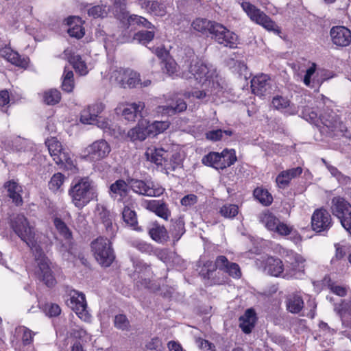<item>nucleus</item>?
I'll return each instance as SVG.
<instances>
[{"mask_svg": "<svg viewBox=\"0 0 351 351\" xmlns=\"http://www.w3.org/2000/svg\"><path fill=\"white\" fill-rule=\"evenodd\" d=\"M10 226L12 231L30 247L38 265L36 274L38 278L50 287L55 285L56 280L49 266V261L40 246L36 245L35 228L22 214H16L10 218Z\"/></svg>", "mask_w": 351, "mask_h": 351, "instance_id": "1", "label": "nucleus"}, {"mask_svg": "<svg viewBox=\"0 0 351 351\" xmlns=\"http://www.w3.org/2000/svg\"><path fill=\"white\" fill-rule=\"evenodd\" d=\"M288 265L284 267L282 261L272 256L266 259L265 271L269 275L284 278H301L304 274L305 259L297 253H291L288 256Z\"/></svg>", "mask_w": 351, "mask_h": 351, "instance_id": "2", "label": "nucleus"}, {"mask_svg": "<svg viewBox=\"0 0 351 351\" xmlns=\"http://www.w3.org/2000/svg\"><path fill=\"white\" fill-rule=\"evenodd\" d=\"M69 195L75 206L82 209L90 202L97 200L98 193L94 182L88 177H84L71 184Z\"/></svg>", "mask_w": 351, "mask_h": 351, "instance_id": "3", "label": "nucleus"}, {"mask_svg": "<svg viewBox=\"0 0 351 351\" xmlns=\"http://www.w3.org/2000/svg\"><path fill=\"white\" fill-rule=\"evenodd\" d=\"M189 74L186 77L194 78L200 84H213V81L219 80L220 82H224L221 78H219L216 69L211 64H206L202 60H199L195 56H193L190 64L187 65Z\"/></svg>", "mask_w": 351, "mask_h": 351, "instance_id": "4", "label": "nucleus"}, {"mask_svg": "<svg viewBox=\"0 0 351 351\" xmlns=\"http://www.w3.org/2000/svg\"><path fill=\"white\" fill-rule=\"evenodd\" d=\"M189 74L186 77L194 78L200 84H213V81L219 80L220 82H224L221 78H219L216 69L211 64H206L202 60H199L195 56H193L190 64L187 65Z\"/></svg>", "mask_w": 351, "mask_h": 351, "instance_id": "5", "label": "nucleus"}, {"mask_svg": "<svg viewBox=\"0 0 351 351\" xmlns=\"http://www.w3.org/2000/svg\"><path fill=\"white\" fill-rule=\"evenodd\" d=\"M189 74L186 77L194 78L200 84H213V81L219 80L220 82H224L221 78H219L216 69L211 64H206L202 60H199L195 56H193L190 64L187 65Z\"/></svg>", "mask_w": 351, "mask_h": 351, "instance_id": "6", "label": "nucleus"}, {"mask_svg": "<svg viewBox=\"0 0 351 351\" xmlns=\"http://www.w3.org/2000/svg\"><path fill=\"white\" fill-rule=\"evenodd\" d=\"M243 10L253 23L265 29L279 34L280 29L276 23L263 11L249 1L239 2Z\"/></svg>", "mask_w": 351, "mask_h": 351, "instance_id": "7", "label": "nucleus"}, {"mask_svg": "<svg viewBox=\"0 0 351 351\" xmlns=\"http://www.w3.org/2000/svg\"><path fill=\"white\" fill-rule=\"evenodd\" d=\"M243 10L253 23L265 29L279 34L280 29L276 23L263 11L249 1L239 2Z\"/></svg>", "mask_w": 351, "mask_h": 351, "instance_id": "8", "label": "nucleus"}, {"mask_svg": "<svg viewBox=\"0 0 351 351\" xmlns=\"http://www.w3.org/2000/svg\"><path fill=\"white\" fill-rule=\"evenodd\" d=\"M91 249L97 261L103 267L111 265L115 259L111 242L107 238L99 237L91 243Z\"/></svg>", "mask_w": 351, "mask_h": 351, "instance_id": "9", "label": "nucleus"}, {"mask_svg": "<svg viewBox=\"0 0 351 351\" xmlns=\"http://www.w3.org/2000/svg\"><path fill=\"white\" fill-rule=\"evenodd\" d=\"M226 90L224 82H220L219 80L213 81V84H201L200 88H195L191 92H187L186 95L188 97H193L199 100L202 103L214 101L215 97H219L223 95Z\"/></svg>", "mask_w": 351, "mask_h": 351, "instance_id": "10", "label": "nucleus"}, {"mask_svg": "<svg viewBox=\"0 0 351 351\" xmlns=\"http://www.w3.org/2000/svg\"><path fill=\"white\" fill-rule=\"evenodd\" d=\"M330 210L339 219L345 230L351 234V204L342 197H334L331 200Z\"/></svg>", "mask_w": 351, "mask_h": 351, "instance_id": "11", "label": "nucleus"}, {"mask_svg": "<svg viewBox=\"0 0 351 351\" xmlns=\"http://www.w3.org/2000/svg\"><path fill=\"white\" fill-rule=\"evenodd\" d=\"M128 184L135 193L143 196L158 197L165 192L163 187L150 180L131 178L128 179Z\"/></svg>", "mask_w": 351, "mask_h": 351, "instance_id": "12", "label": "nucleus"}, {"mask_svg": "<svg viewBox=\"0 0 351 351\" xmlns=\"http://www.w3.org/2000/svg\"><path fill=\"white\" fill-rule=\"evenodd\" d=\"M110 80L123 88H134L140 82L138 73L122 68L113 71L110 75Z\"/></svg>", "mask_w": 351, "mask_h": 351, "instance_id": "13", "label": "nucleus"}, {"mask_svg": "<svg viewBox=\"0 0 351 351\" xmlns=\"http://www.w3.org/2000/svg\"><path fill=\"white\" fill-rule=\"evenodd\" d=\"M322 123L335 136H346L347 127L333 111L327 110L319 114Z\"/></svg>", "mask_w": 351, "mask_h": 351, "instance_id": "14", "label": "nucleus"}, {"mask_svg": "<svg viewBox=\"0 0 351 351\" xmlns=\"http://www.w3.org/2000/svg\"><path fill=\"white\" fill-rule=\"evenodd\" d=\"M145 104L141 101L131 104H121L115 109L117 114H121L125 119L129 121H134L138 117H144L143 110Z\"/></svg>", "mask_w": 351, "mask_h": 351, "instance_id": "15", "label": "nucleus"}, {"mask_svg": "<svg viewBox=\"0 0 351 351\" xmlns=\"http://www.w3.org/2000/svg\"><path fill=\"white\" fill-rule=\"evenodd\" d=\"M110 147L105 140H98L88 146L84 151V157L91 160H99L106 157Z\"/></svg>", "mask_w": 351, "mask_h": 351, "instance_id": "16", "label": "nucleus"}, {"mask_svg": "<svg viewBox=\"0 0 351 351\" xmlns=\"http://www.w3.org/2000/svg\"><path fill=\"white\" fill-rule=\"evenodd\" d=\"M69 299L66 300V304L80 318H86L88 314L86 308L87 304L84 294L81 292L73 290L70 292Z\"/></svg>", "mask_w": 351, "mask_h": 351, "instance_id": "17", "label": "nucleus"}, {"mask_svg": "<svg viewBox=\"0 0 351 351\" xmlns=\"http://www.w3.org/2000/svg\"><path fill=\"white\" fill-rule=\"evenodd\" d=\"M335 311L340 316L342 326L347 328L342 333L348 337L351 332V298L348 300H341L339 304H336Z\"/></svg>", "mask_w": 351, "mask_h": 351, "instance_id": "18", "label": "nucleus"}, {"mask_svg": "<svg viewBox=\"0 0 351 351\" xmlns=\"http://www.w3.org/2000/svg\"><path fill=\"white\" fill-rule=\"evenodd\" d=\"M331 224V216L326 209L319 208L314 211L311 217V225L313 230L317 232L328 230Z\"/></svg>", "mask_w": 351, "mask_h": 351, "instance_id": "19", "label": "nucleus"}, {"mask_svg": "<svg viewBox=\"0 0 351 351\" xmlns=\"http://www.w3.org/2000/svg\"><path fill=\"white\" fill-rule=\"evenodd\" d=\"M53 224L59 232L64 237L66 242L60 247V252H67L68 254H73L72 233L66 224L60 218L56 217L53 219Z\"/></svg>", "mask_w": 351, "mask_h": 351, "instance_id": "20", "label": "nucleus"}, {"mask_svg": "<svg viewBox=\"0 0 351 351\" xmlns=\"http://www.w3.org/2000/svg\"><path fill=\"white\" fill-rule=\"evenodd\" d=\"M186 102L180 98H173L167 100L165 105L158 106L156 110L158 114L172 116L186 109Z\"/></svg>", "mask_w": 351, "mask_h": 351, "instance_id": "21", "label": "nucleus"}, {"mask_svg": "<svg viewBox=\"0 0 351 351\" xmlns=\"http://www.w3.org/2000/svg\"><path fill=\"white\" fill-rule=\"evenodd\" d=\"M330 35L332 43L337 46L346 47L351 43V32L343 26L332 27Z\"/></svg>", "mask_w": 351, "mask_h": 351, "instance_id": "22", "label": "nucleus"}, {"mask_svg": "<svg viewBox=\"0 0 351 351\" xmlns=\"http://www.w3.org/2000/svg\"><path fill=\"white\" fill-rule=\"evenodd\" d=\"M217 265L218 269L228 274L234 278H239L241 276V271L237 263H232L223 255L217 257Z\"/></svg>", "mask_w": 351, "mask_h": 351, "instance_id": "23", "label": "nucleus"}, {"mask_svg": "<svg viewBox=\"0 0 351 351\" xmlns=\"http://www.w3.org/2000/svg\"><path fill=\"white\" fill-rule=\"evenodd\" d=\"M145 207L165 220H167L171 215L167 204L163 200H147L145 202Z\"/></svg>", "mask_w": 351, "mask_h": 351, "instance_id": "24", "label": "nucleus"}, {"mask_svg": "<svg viewBox=\"0 0 351 351\" xmlns=\"http://www.w3.org/2000/svg\"><path fill=\"white\" fill-rule=\"evenodd\" d=\"M4 188L7 191L8 196L16 206L22 205L23 188L18 182L13 180H9L4 184Z\"/></svg>", "mask_w": 351, "mask_h": 351, "instance_id": "25", "label": "nucleus"}, {"mask_svg": "<svg viewBox=\"0 0 351 351\" xmlns=\"http://www.w3.org/2000/svg\"><path fill=\"white\" fill-rule=\"evenodd\" d=\"M269 80V77L265 74H261L254 77L251 80L252 92L258 96L264 95L270 88Z\"/></svg>", "mask_w": 351, "mask_h": 351, "instance_id": "26", "label": "nucleus"}, {"mask_svg": "<svg viewBox=\"0 0 351 351\" xmlns=\"http://www.w3.org/2000/svg\"><path fill=\"white\" fill-rule=\"evenodd\" d=\"M128 182L117 180L110 186L109 195L112 199L121 202L128 195Z\"/></svg>", "mask_w": 351, "mask_h": 351, "instance_id": "27", "label": "nucleus"}, {"mask_svg": "<svg viewBox=\"0 0 351 351\" xmlns=\"http://www.w3.org/2000/svg\"><path fill=\"white\" fill-rule=\"evenodd\" d=\"M0 53L5 60L16 66L26 68L28 65L29 58H21L16 51H13L10 47L3 48L0 51Z\"/></svg>", "mask_w": 351, "mask_h": 351, "instance_id": "28", "label": "nucleus"}, {"mask_svg": "<svg viewBox=\"0 0 351 351\" xmlns=\"http://www.w3.org/2000/svg\"><path fill=\"white\" fill-rule=\"evenodd\" d=\"M302 173V169L300 167L282 171L276 177V183L279 187L284 189L289 185L292 179L300 176Z\"/></svg>", "mask_w": 351, "mask_h": 351, "instance_id": "29", "label": "nucleus"}, {"mask_svg": "<svg viewBox=\"0 0 351 351\" xmlns=\"http://www.w3.org/2000/svg\"><path fill=\"white\" fill-rule=\"evenodd\" d=\"M256 319L254 310L248 308L239 318V327L244 333L249 334L254 328Z\"/></svg>", "mask_w": 351, "mask_h": 351, "instance_id": "30", "label": "nucleus"}, {"mask_svg": "<svg viewBox=\"0 0 351 351\" xmlns=\"http://www.w3.org/2000/svg\"><path fill=\"white\" fill-rule=\"evenodd\" d=\"M98 217L104 225L107 234L111 238L114 237L117 226L112 223L113 215L106 208L102 207L99 211Z\"/></svg>", "mask_w": 351, "mask_h": 351, "instance_id": "31", "label": "nucleus"}, {"mask_svg": "<svg viewBox=\"0 0 351 351\" xmlns=\"http://www.w3.org/2000/svg\"><path fill=\"white\" fill-rule=\"evenodd\" d=\"M139 5L152 14L162 16L166 14L165 5L158 1L143 0L139 2Z\"/></svg>", "mask_w": 351, "mask_h": 351, "instance_id": "32", "label": "nucleus"}, {"mask_svg": "<svg viewBox=\"0 0 351 351\" xmlns=\"http://www.w3.org/2000/svg\"><path fill=\"white\" fill-rule=\"evenodd\" d=\"M274 232L280 235V236H291V239L298 243L301 241V237L298 234V232L294 230L293 226L284 223L282 221H278Z\"/></svg>", "mask_w": 351, "mask_h": 351, "instance_id": "33", "label": "nucleus"}, {"mask_svg": "<svg viewBox=\"0 0 351 351\" xmlns=\"http://www.w3.org/2000/svg\"><path fill=\"white\" fill-rule=\"evenodd\" d=\"M149 234L151 238L159 243L166 241L169 238L168 232L164 226L153 223L149 228Z\"/></svg>", "mask_w": 351, "mask_h": 351, "instance_id": "34", "label": "nucleus"}, {"mask_svg": "<svg viewBox=\"0 0 351 351\" xmlns=\"http://www.w3.org/2000/svg\"><path fill=\"white\" fill-rule=\"evenodd\" d=\"M147 158L157 165H162L169 152L162 148H149L146 152Z\"/></svg>", "mask_w": 351, "mask_h": 351, "instance_id": "35", "label": "nucleus"}, {"mask_svg": "<svg viewBox=\"0 0 351 351\" xmlns=\"http://www.w3.org/2000/svg\"><path fill=\"white\" fill-rule=\"evenodd\" d=\"M182 158L178 152L169 153V156H166L162 164L167 172L173 171L177 168L181 167Z\"/></svg>", "mask_w": 351, "mask_h": 351, "instance_id": "36", "label": "nucleus"}, {"mask_svg": "<svg viewBox=\"0 0 351 351\" xmlns=\"http://www.w3.org/2000/svg\"><path fill=\"white\" fill-rule=\"evenodd\" d=\"M258 221L261 223L268 230L274 232L278 221L280 220L272 213L269 211L263 212L258 216Z\"/></svg>", "mask_w": 351, "mask_h": 351, "instance_id": "37", "label": "nucleus"}, {"mask_svg": "<svg viewBox=\"0 0 351 351\" xmlns=\"http://www.w3.org/2000/svg\"><path fill=\"white\" fill-rule=\"evenodd\" d=\"M304 307V301L302 297L297 294L289 295L287 300V310L291 313H300Z\"/></svg>", "mask_w": 351, "mask_h": 351, "instance_id": "38", "label": "nucleus"}, {"mask_svg": "<svg viewBox=\"0 0 351 351\" xmlns=\"http://www.w3.org/2000/svg\"><path fill=\"white\" fill-rule=\"evenodd\" d=\"M185 232L184 222L182 219H176L171 221L169 233L173 239V242L178 241Z\"/></svg>", "mask_w": 351, "mask_h": 351, "instance_id": "39", "label": "nucleus"}, {"mask_svg": "<svg viewBox=\"0 0 351 351\" xmlns=\"http://www.w3.org/2000/svg\"><path fill=\"white\" fill-rule=\"evenodd\" d=\"M202 162L206 166L211 167L216 169H221V158L219 153L211 152L203 156Z\"/></svg>", "mask_w": 351, "mask_h": 351, "instance_id": "40", "label": "nucleus"}, {"mask_svg": "<svg viewBox=\"0 0 351 351\" xmlns=\"http://www.w3.org/2000/svg\"><path fill=\"white\" fill-rule=\"evenodd\" d=\"M219 156L222 164L221 169L230 167L237 161V159L235 150L233 149H223L222 152L219 153Z\"/></svg>", "mask_w": 351, "mask_h": 351, "instance_id": "41", "label": "nucleus"}, {"mask_svg": "<svg viewBox=\"0 0 351 351\" xmlns=\"http://www.w3.org/2000/svg\"><path fill=\"white\" fill-rule=\"evenodd\" d=\"M214 21L205 19H196L191 24L194 30L201 32L203 34L208 35L210 29Z\"/></svg>", "mask_w": 351, "mask_h": 351, "instance_id": "42", "label": "nucleus"}, {"mask_svg": "<svg viewBox=\"0 0 351 351\" xmlns=\"http://www.w3.org/2000/svg\"><path fill=\"white\" fill-rule=\"evenodd\" d=\"M74 88L73 73L71 70L64 67L62 75V88L64 91L71 93Z\"/></svg>", "mask_w": 351, "mask_h": 351, "instance_id": "43", "label": "nucleus"}, {"mask_svg": "<svg viewBox=\"0 0 351 351\" xmlns=\"http://www.w3.org/2000/svg\"><path fill=\"white\" fill-rule=\"evenodd\" d=\"M225 32L226 34H223L222 36L223 41L219 42L218 44L230 49L236 48L238 44L237 35L228 29Z\"/></svg>", "mask_w": 351, "mask_h": 351, "instance_id": "44", "label": "nucleus"}, {"mask_svg": "<svg viewBox=\"0 0 351 351\" xmlns=\"http://www.w3.org/2000/svg\"><path fill=\"white\" fill-rule=\"evenodd\" d=\"M69 62L73 65L77 73L81 75H85L88 73L86 63L82 60L80 55L73 54L69 58Z\"/></svg>", "mask_w": 351, "mask_h": 351, "instance_id": "45", "label": "nucleus"}, {"mask_svg": "<svg viewBox=\"0 0 351 351\" xmlns=\"http://www.w3.org/2000/svg\"><path fill=\"white\" fill-rule=\"evenodd\" d=\"M75 20L79 21V19L74 16L68 18L67 24L69 25V27L67 32L70 36L79 39L83 37L84 31L83 27L80 25L71 26Z\"/></svg>", "mask_w": 351, "mask_h": 351, "instance_id": "46", "label": "nucleus"}, {"mask_svg": "<svg viewBox=\"0 0 351 351\" xmlns=\"http://www.w3.org/2000/svg\"><path fill=\"white\" fill-rule=\"evenodd\" d=\"M227 28L221 25V23L213 22L211 28L210 29L208 35L215 42L219 43L220 41H223L222 36L223 34H226Z\"/></svg>", "mask_w": 351, "mask_h": 351, "instance_id": "47", "label": "nucleus"}, {"mask_svg": "<svg viewBox=\"0 0 351 351\" xmlns=\"http://www.w3.org/2000/svg\"><path fill=\"white\" fill-rule=\"evenodd\" d=\"M254 197L262 204L269 206L273 201L271 195L265 189L256 188L254 191Z\"/></svg>", "mask_w": 351, "mask_h": 351, "instance_id": "48", "label": "nucleus"}, {"mask_svg": "<svg viewBox=\"0 0 351 351\" xmlns=\"http://www.w3.org/2000/svg\"><path fill=\"white\" fill-rule=\"evenodd\" d=\"M155 36L153 30H142L134 34L133 39L142 45H146L152 41Z\"/></svg>", "mask_w": 351, "mask_h": 351, "instance_id": "49", "label": "nucleus"}, {"mask_svg": "<svg viewBox=\"0 0 351 351\" xmlns=\"http://www.w3.org/2000/svg\"><path fill=\"white\" fill-rule=\"evenodd\" d=\"M233 134L231 130H213L206 133V138L211 141H217L223 138V135L230 136Z\"/></svg>", "mask_w": 351, "mask_h": 351, "instance_id": "50", "label": "nucleus"}, {"mask_svg": "<svg viewBox=\"0 0 351 351\" xmlns=\"http://www.w3.org/2000/svg\"><path fill=\"white\" fill-rule=\"evenodd\" d=\"M65 180L64 176L61 173H56L51 178L48 186L49 189L56 193L58 191L62 186Z\"/></svg>", "mask_w": 351, "mask_h": 351, "instance_id": "51", "label": "nucleus"}, {"mask_svg": "<svg viewBox=\"0 0 351 351\" xmlns=\"http://www.w3.org/2000/svg\"><path fill=\"white\" fill-rule=\"evenodd\" d=\"M16 330L19 333L22 334L21 341L23 346H29L33 343L36 334L34 332L24 326L18 327Z\"/></svg>", "mask_w": 351, "mask_h": 351, "instance_id": "52", "label": "nucleus"}, {"mask_svg": "<svg viewBox=\"0 0 351 351\" xmlns=\"http://www.w3.org/2000/svg\"><path fill=\"white\" fill-rule=\"evenodd\" d=\"M61 99V94L57 89H50L45 92L43 95L44 101L48 105L58 104Z\"/></svg>", "mask_w": 351, "mask_h": 351, "instance_id": "53", "label": "nucleus"}, {"mask_svg": "<svg viewBox=\"0 0 351 351\" xmlns=\"http://www.w3.org/2000/svg\"><path fill=\"white\" fill-rule=\"evenodd\" d=\"M239 207L236 204H226L221 207L219 213L225 218L232 219L237 215Z\"/></svg>", "mask_w": 351, "mask_h": 351, "instance_id": "54", "label": "nucleus"}, {"mask_svg": "<svg viewBox=\"0 0 351 351\" xmlns=\"http://www.w3.org/2000/svg\"><path fill=\"white\" fill-rule=\"evenodd\" d=\"M147 133V130L140 127H135L128 131V137L132 141H142L146 138Z\"/></svg>", "mask_w": 351, "mask_h": 351, "instance_id": "55", "label": "nucleus"}, {"mask_svg": "<svg viewBox=\"0 0 351 351\" xmlns=\"http://www.w3.org/2000/svg\"><path fill=\"white\" fill-rule=\"evenodd\" d=\"M128 21L130 25L136 24L142 27H144L148 29H152L154 28V26L152 24V23L148 21L145 18L138 15H130L128 19Z\"/></svg>", "mask_w": 351, "mask_h": 351, "instance_id": "56", "label": "nucleus"}, {"mask_svg": "<svg viewBox=\"0 0 351 351\" xmlns=\"http://www.w3.org/2000/svg\"><path fill=\"white\" fill-rule=\"evenodd\" d=\"M217 269H218V266L217 265V258L214 263L211 261H207L204 263V265L200 271V274L204 278H210Z\"/></svg>", "mask_w": 351, "mask_h": 351, "instance_id": "57", "label": "nucleus"}, {"mask_svg": "<svg viewBox=\"0 0 351 351\" xmlns=\"http://www.w3.org/2000/svg\"><path fill=\"white\" fill-rule=\"evenodd\" d=\"M271 104L278 110H283L290 106V101L287 97L276 95L274 97Z\"/></svg>", "mask_w": 351, "mask_h": 351, "instance_id": "58", "label": "nucleus"}, {"mask_svg": "<svg viewBox=\"0 0 351 351\" xmlns=\"http://www.w3.org/2000/svg\"><path fill=\"white\" fill-rule=\"evenodd\" d=\"M108 10L106 5H97L90 8L88 10V14L94 18L105 17L108 14Z\"/></svg>", "mask_w": 351, "mask_h": 351, "instance_id": "59", "label": "nucleus"}, {"mask_svg": "<svg viewBox=\"0 0 351 351\" xmlns=\"http://www.w3.org/2000/svg\"><path fill=\"white\" fill-rule=\"evenodd\" d=\"M51 157L56 156L62 150L61 143L55 138L47 139L45 142Z\"/></svg>", "mask_w": 351, "mask_h": 351, "instance_id": "60", "label": "nucleus"}, {"mask_svg": "<svg viewBox=\"0 0 351 351\" xmlns=\"http://www.w3.org/2000/svg\"><path fill=\"white\" fill-rule=\"evenodd\" d=\"M122 215L124 221L130 226H134L137 223L136 213L129 207L124 208Z\"/></svg>", "mask_w": 351, "mask_h": 351, "instance_id": "61", "label": "nucleus"}, {"mask_svg": "<svg viewBox=\"0 0 351 351\" xmlns=\"http://www.w3.org/2000/svg\"><path fill=\"white\" fill-rule=\"evenodd\" d=\"M316 71V64L315 63H313L311 66H310L306 71V73L304 75L303 82L304 84L308 86L313 88L314 87V83L315 82V78L311 80L312 76L315 74Z\"/></svg>", "mask_w": 351, "mask_h": 351, "instance_id": "62", "label": "nucleus"}, {"mask_svg": "<svg viewBox=\"0 0 351 351\" xmlns=\"http://www.w3.org/2000/svg\"><path fill=\"white\" fill-rule=\"evenodd\" d=\"M114 326L120 330H124L128 329L130 322L125 315L119 314L114 317Z\"/></svg>", "mask_w": 351, "mask_h": 351, "instance_id": "63", "label": "nucleus"}, {"mask_svg": "<svg viewBox=\"0 0 351 351\" xmlns=\"http://www.w3.org/2000/svg\"><path fill=\"white\" fill-rule=\"evenodd\" d=\"M131 245L143 253H149L152 251V245L142 240L136 239L131 241Z\"/></svg>", "mask_w": 351, "mask_h": 351, "instance_id": "64", "label": "nucleus"}]
</instances>
